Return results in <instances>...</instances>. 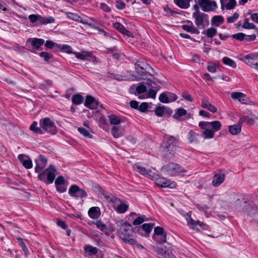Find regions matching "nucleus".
Returning <instances> with one entry per match:
<instances>
[{
	"mask_svg": "<svg viewBox=\"0 0 258 258\" xmlns=\"http://www.w3.org/2000/svg\"><path fill=\"white\" fill-rule=\"evenodd\" d=\"M176 141L173 136H165L161 145L164 156L168 159H171L176 150Z\"/></svg>",
	"mask_w": 258,
	"mask_h": 258,
	"instance_id": "f257e3e1",
	"label": "nucleus"
},
{
	"mask_svg": "<svg viewBox=\"0 0 258 258\" xmlns=\"http://www.w3.org/2000/svg\"><path fill=\"white\" fill-rule=\"evenodd\" d=\"M56 170L54 166L50 165L45 170L39 172L38 178L40 180L43 181H47L49 183H52L55 177Z\"/></svg>",
	"mask_w": 258,
	"mask_h": 258,
	"instance_id": "f03ea898",
	"label": "nucleus"
},
{
	"mask_svg": "<svg viewBox=\"0 0 258 258\" xmlns=\"http://www.w3.org/2000/svg\"><path fill=\"white\" fill-rule=\"evenodd\" d=\"M134 169L142 174V175L147 176L150 179L153 180L158 176L157 171L153 168L151 169H146L140 163H136L134 165Z\"/></svg>",
	"mask_w": 258,
	"mask_h": 258,
	"instance_id": "7ed1b4c3",
	"label": "nucleus"
},
{
	"mask_svg": "<svg viewBox=\"0 0 258 258\" xmlns=\"http://www.w3.org/2000/svg\"><path fill=\"white\" fill-rule=\"evenodd\" d=\"M40 125L45 131L51 135H55L57 133L54 123L49 118L46 117L41 119Z\"/></svg>",
	"mask_w": 258,
	"mask_h": 258,
	"instance_id": "20e7f679",
	"label": "nucleus"
},
{
	"mask_svg": "<svg viewBox=\"0 0 258 258\" xmlns=\"http://www.w3.org/2000/svg\"><path fill=\"white\" fill-rule=\"evenodd\" d=\"M202 8L203 12L215 11L217 8V5L215 1L211 0H195Z\"/></svg>",
	"mask_w": 258,
	"mask_h": 258,
	"instance_id": "39448f33",
	"label": "nucleus"
},
{
	"mask_svg": "<svg viewBox=\"0 0 258 258\" xmlns=\"http://www.w3.org/2000/svg\"><path fill=\"white\" fill-rule=\"evenodd\" d=\"M180 214L185 218L186 220L188 226L193 230H199V228H201L202 225L204 224L203 222L200 221H195L191 217L190 212L186 213L184 211H181Z\"/></svg>",
	"mask_w": 258,
	"mask_h": 258,
	"instance_id": "423d86ee",
	"label": "nucleus"
},
{
	"mask_svg": "<svg viewBox=\"0 0 258 258\" xmlns=\"http://www.w3.org/2000/svg\"><path fill=\"white\" fill-rule=\"evenodd\" d=\"M196 25L199 28H204L209 24L208 15L203 12L192 16Z\"/></svg>",
	"mask_w": 258,
	"mask_h": 258,
	"instance_id": "0eeeda50",
	"label": "nucleus"
},
{
	"mask_svg": "<svg viewBox=\"0 0 258 258\" xmlns=\"http://www.w3.org/2000/svg\"><path fill=\"white\" fill-rule=\"evenodd\" d=\"M165 170L172 175H176L182 174L186 172L180 165L174 163H170L164 166Z\"/></svg>",
	"mask_w": 258,
	"mask_h": 258,
	"instance_id": "6e6552de",
	"label": "nucleus"
},
{
	"mask_svg": "<svg viewBox=\"0 0 258 258\" xmlns=\"http://www.w3.org/2000/svg\"><path fill=\"white\" fill-rule=\"evenodd\" d=\"M69 194L71 196L78 198H83L87 196V192L83 189L80 188L76 185L71 186L69 189Z\"/></svg>",
	"mask_w": 258,
	"mask_h": 258,
	"instance_id": "1a4fd4ad",
	"label": "nucleus"
},
{
	"mask_svg": "<svg viewBox=\"0 0 258 258\" xmlns=\"http://www.w3.org/2000/svg\"><path fill=\"white\" fill-rule=\"evenodd\" d=\"M75 56L81 60H87L90 61H96V58L89 51H82L81 52H74Z\"/></svg>",
	"mask_w": 258,
	"mask_h": 258,
	"instance_id": "9d476101",
	"label": "nucleus"
},
{
	"mask_svg": "<svg viewBox=\"0 0 258 258\" xmlns=\"http://www.w3.org/2000/svg\"><path fill=\"white\" fill-rule=\"evenodd\" d=\"M238 58L240 60L243 61L252 68L254 63V61L258 58V56L256 54L250 53L245 55L240 54Z\"/></svg>",
	"mask_w": 258,
	"mask_h": 258,
	"instance_id": "9b49d317",
	"label": "nucleus"
},
{
	"mask_svg": "<svg viewBox=\"0 0 258 258\" xmlns=\"http://www.w3.org/2000/svg\"><path fill=\"white\" fill-rule=\"evenodd\" d=\"M156 183L159 186L170 188H175L176 186L175 182L167 180L164 178H156Z\"/></svg>",
	"mask_w": 258,
	"mask_h": 258,
	"instance_id": "f8f14e48",
	"label": "nucleus"
},
{
	"mask_svg": "<svg viewBox=\"0 0 258 258\" xmlns=\"http://www.w3.org/2000/svg\"><path fill=\"white\" fill-rule=\"evenodd\" d=\"M47 161V159L43 155H39L38 158L35 160V163L36 164L35 167V172L37 173L41 172L45 167Z\"/></svg>",
	"mask_w": 258,
	"mask_h": 258,
	"instance_id": "ddd939ff",
	"label": "nucleus"
},
{
	"mask_svg": "<svg viewBox=\"0 0 258 258\" xmlns=\"http://www.w3.org/2000/svg\"><path fill=\"white\" fill-rule=\"evenodd\" d=\"M84 105L86 107L91 109H96L98 108L99 105V102L93 97L88 95L86 97Z\"/></svg>",
	"mask_w": 258,
	"mask_h": 258,
	"instance_id": "4468645a",
	"label": "nucleus"
},
{
	"mask_svg": "<svg viewBox=\"0 0 258 258\" xmlns=\"http://www.w3.org/2000/svg\"><path fill=\"white\" fill-rule=\"evenodd\" d=\"M131 228L132 225L130 223L124 222L122 224L118 232L120 238L125 236H130Z\"/></svg>",
	"mask_w": 258,
	"mask_h": 258,
	"instance_id": "2eb2a0df",
	"label": "nucleus"
},
{
	"mask_svg": "<svg viewBox=\"0 0 258 258\" xmlns=\"http://www.w3.org/2000/svg\"><path fill=\"white\" fill-rule=\"evenodd\" d=\"M154 250L156 251L160 258H175V257L169 251V249L164 250L162 248L154 246Z\"/></svg>",
	"mask_w": 258,
	"mask_h": 258,
	"instance_id": "dca6fc26",
	"label": "nucleus"
},
{
	"mask_svg": "<svg viewBox=\"0 0 258 258\" xmlns=\"http://www.w3.org/2000/svg\"><path fill=\"white\" fill-rule=\"evenodd\" d=\"M225 178V175L223 173H218L215 174L213 177L212 184L213 186L217 187L223 182Z\"/></svg>",
	"mask_w": 258,
	"mask_h": 258,
	"instance_id": "f3484780",
	"label": "nucleus"
},
{
	"mask_svg": "<svg viewBox=\"0 0 258 258\" xmlns=\"http://www.w3.org/2000/svg\"><path fill=\"white\" fill-rule=\"evenodd\" d=\"M19 160L22 165L27 169H30L32 167V162L31 159L27 156L21 154L18 156Z\"/></svg>",
	"mask_w": 258,
	"mask_h": 258,
	"instance_id": "a211bd4d",
	"label": "nucleus"
},
{
	"mask_svg": "<svg viewBox=\"0 0 258 258\" xmlns=\"http://www.w3.org/2000/svg\"><path fill=\"white\" fill-rule=\"evenodd\" d=\"M221 9L224 10L226 8L227 10L233 9L236 5L235 0H220Z\"/></svg>",
	"mask_w": 258,
	"mask_h": 258,
	"instance_id": "6ab92c4d",
	"label": "nucleus"
},
{
	"mask_svg": "<svg viewBox=\"0 0 258 258\" xmlns=\"http://www.w3.org/2000/svg\"><path fill=\"white\" fill-rule=\"evenodd\" d=\"M113 27L118 30L123 35L128 37H133V34L130 31L126 30L124 27L119 23L116 22L113 24Z\"/></svg>",
	"mask_w": 258,
	"mask_h": 258,
	"instance_id": "aec40b11",
	"label": "nucleus"
},
{
	"mask_svg": "<svg viewBox=\"0 0 258 258\" xmlns=\"http://www.w3.org/2000/svg\"><path fill=\"white\" fill-rule=\"evenodd\" d=\"M230 198L232 203L234 205L236 208L241 206V202L238 194L232 193L230 195Z\"/></svg>",
	"mask_w": 258,
	"mask_h": 258,
	"instance_id": "412c9836",
	"label": "nucleus"
},
{
	"mask_svg": "<svg viewBox=\"0 0 258 258\" xmlns=\"http://www.w3.org/2000/svg\"><path fill=\"white\" fill-rule=\"evenodd\" d=\"M88 215L92 219H97L100 215L99 208L97 207L91 208L88 211Z\"/></svg>",
	"mask_w": 258,
	"mask_h": 258,
	"instance_id": "4be33fe9",
	"label": "nucleus"
},
{
	"mask_svg": "<svg viewBox=\"0 0 258 258\" xmlns=\"http://www.w3.org/2000/svg\"><path fill=\"white\" fill-rule=\"evenodd\" d=\"M191 0H174V3L180 8L186 9L190 6Z\"/></svg>",
	"mask_w": 258,
	"mask_h": 258,
	"instance_id": "5701e85b",
	"label": "nucleus"
},
{
	"mask_svg": "<svg viewBox=\"0 0 258 258\" xmlns=\"http://www.w3.org/2000/svg\"><path fill=\"white\" fill-rule=\"evenodd\" d=\"M241 123L238 121V123L236 124L230 125L229 126V132L233 135H237L241 132Z\"/></svg>",
	"mask_w": 258,
	"mask_h": 258,
	"instance_id": "b1692460",
	"label": "nucleus"
},
{
	"mask_svg": "<svg viewBox=\"0 0 258 258\" xmlns=\"http://www.w3.org/2000/svg\"><path fill=\"white\" fill-rule=\"evenodd\" d=\"M84 251L88 256H92L98 252V249L91 245H86L84 247Z\"/></svg>",
	"mask_w": 258,
	"mask_h": 258,
	"instance_id": "393cba45",
	"label": "nucleus"
},
{
	"mask_svg": "<svg viewBox=\"0 0 258 258\" xmlns=\"http://www.w3.org/2000/svg\"><path fill=\"white\" fill-rule=\"evenodd\" d=\"M65 14L68 18L71 20L79 21L83 24H87V23L84 22L83 20H82L81 17L76 13L66 12Z\"/></svg>",
	"mask_w": 258,
	"mask_h": 258,
	"instance_id": "a878e982",
	"label": "nucleus"
},
{
	"mask_svg": "<svg viewBox=\"0 0 258 258\" xmlns=\"http://www.w3.org/2000/svg\"><path fill=\"white\" fill-rule=\"evenodd\" d=\"M224 22V18L222 16L217 15L214 16L211 20V24L215 26H219Z\"/></svg>",
	"mask_w": 258,
	"mask_h": 258,
	"instance_id": "bb28decb",
	"label": "nucleus"
},
{
	"mask_svg": "<svg viewBox=\"0 0 258 258\" xmlns=\"http://www.w3.org/2000/svg\"><path fill=\"white\" fill-rule=\"evenodd\" d=\"M109 122L111 124L116 126L121 123V120L120 118L114 114L108 116Z\"/></svg>",
	"mask_w": 258,
	"mask_h": 258,
	"instance_id": "cd10ccee",
	"label": "nucleus"
},
{
	"mask_svg": "<svg viewBox=\"0 0 258 258\" xmlns=\"http://www.w3.org/2000/svg\"><path fill=\"white\" fill-rule=\"evenodd\" d=\"M182 28L184 31H185L186 32H188L191 33H194V34H198L200 33V32L198 30V29L197 28H196L192 25V23H191V25L190 26H188V25H183L182 26Z\"/></svg>",
	"mask_w": 258,
	"mask_h": 258,
	"instance_id": "c85d7f7f",
	"label": "nucleus"
},
{
	"mask_svg": "<svg viewBox=\"0 0 258 258\" xmlns=\"http://www.w3.org/2000/svg\"><path fill=\"white\" fill-rule=\"evenodd\" d=\"M54 19L52 17H43L40 15L38 17V21L42 24L52 23L54 22Z\"/></svg>",
	"mask_w": 258,
	"mask_h": 258,
	"instance_id": "c756f323",
	"label": "nucleus"
},
{
	"mask_svg": "<svg viewBox=\"0 0 258 258\" xmlns=\"http://www.w3.org/2000/svg\"><path fill=\"white\" fill-rule=\"evenodd\" d=\"M44 39L35 38L32 39L31 44L34 48L38 49L40 46L44 44Z\"/></svg>",
	"mask_w": 258,
	"mask_h": 258,
	"instance_id": "7c9ffc66",
	"label": "nucleus"
},
{
	"mask_svg": "<svg viewBox=\"0 0 258 258\" xmlns=\"http://www.w3.org/2000/svg\"><path fill=\"white\" fill-rule=\"evenodd\" d=\"M149 67V65L144 61L138 60L135 64V69L146 70Z\"/></svg>",
	"mask_w": 258,
	"mask_h": 258,
	"instance_id": "2f4dec72",
	"label": "nucleus"
},
{
	"mask_svg": "<svg viewBox=\"0 0 258 258\" xmlns=\"http://www.w3.org/2000/svg\"><path fill=\"white\" fill-rule=\"evenodd\" d=\"M210 128H212L214 133L218 131L221 128V123L219 121H214L210 122Z\"/></svg>",
	"mask_w": 258,
	"mask_h": 258,
	"instance_id": "473e14b6",
	"label": "nucleus"
},
{
	"mask_svg": "<svg viewBox=\"0 0 258 258\" xmlns=\"http://www.w3.org/2000/svg\"><path fill=\"white\" fill-rule=\"evenodd\" d=\"M217 33V30L214 28H208L207 30L204 31L202 32L203 34L206 35L209 38H212Z\"/></svg>",
	"mask_w": 258,
	"mask_h": 258,
	"instance_id": "72a5a7b5",
	"label": "nucleus"
},
{
	"mask_svg": "<svg viewBox=\"0 0 258 258\" xmlns=\"http://www.w3.org/2000/svg\"><path fill=\"white\" fill-rule=\"evenodd\" d=\"M215 135L214 131L210 128H206L202 134V136L205 139H211L214 137Z\"/></svg>",
	"mask_w": 258,
	"mask_h": 258,
	"instance_id": "f704fd0d",
	"label": "nucleus"
},
{
	"mask_svg": "<svg viewBox=\"0 0 258 258\" xmlns=\"http://www.w3.org/2000/svg\"><path fill=\"white\" fill-rule=\"evenodd\" d=\"M96 186L98 187L99 191H100V192L102 195H104V197L106 199L110 198V200L113 202L116 201V200H117L116 198H115V197H113V196H112L111 197H110V194L109 192H106L105 190H104L99 185H97Z\"/></svg>",
	"mask_w": 258,
	"mask_h": 258,
	"instance_id": "c9c22d12",
	"label": "nucleus"
},
{
	"mask_svg": "<svg viewBox=\"0 0 258 258\" xmlns=\"http://www.w3.org/2000/svg\"><path fill=\"white\" fill-rule=\"evenodd\" d=\"M167 234H162L159 236H153V239L158 243L162 244L166 242Z\"/></svg>",
	"mask_w": 258,
	"mask_h": 258,
	"instance_id": "e433bc0d",
	"label": "nucleus"
},
{
	"mask_svg": "<svg viewBox=\"0 0 258 258\" xmlns=\"http://www.w3.org/2000/svg\"><path fill=\"white\" fill-rule=\"evenodd\" d=\"M83 98L80 94H75L72 97V102L76 105H79L82 103Z\"/></svg>",
	"mask_w": 258,
	"mask_h": 258,
	"instance_id": "4c0bfd02",
	"label": "nucleus"
},
{
	"mask_svg": "<svg viewBox=\"0 0 258 258\" xmlns=\"http://www.w3.org/2000/svg\"><path fill=\"white\" fill-rule=\"evenodd\" d=\"M111 132L114 138H118L122 136V134L119 131V127L116 126H114L111 128Z\"/></svg>",
	"mask_w": 258,
	"mask_h": 258,
	"instance_id": "58836bf2",
	"label": "nucleus"
},
{
	"mask_svg": "<svg viewBox=\"0 0 258 258\" xmlns=\"http://www.w3.org/2000/svg\"><path fill=\"white\" fill-rule=\"evenodd\" d=\"M222 60L223 63L227 66H229L234 68L236 67V64L235 62L233 60L231 59L229 57H224L223 58Z\"/></svg>",
	"mask_w": 258,
	"mask_h": 258,
	"instance_id": "ea45409f",
	"label": "nucleus"
},
{
	"mask_svg": "<svg viewBox=\"0 0 258 258\" xmlns=\"http://www.w3.org/2000/svg\"><path fill=\"white\" fill-rule=\"evenodd\" d=\"M106 76L108 78L113 79L118 81H121L123 80V76L118 74H114L110 73H107L106 74Z\"/></svg>",
	"mask_w": 258,
	"mask_h": 258,
	"instance_id": "a19ab883",
	"label": "nucleus"
},
{
	"mask_svg": "<svg viewBox=\"0 0 258 258\" xmlns=\"http://www.w3.org/2000/svg\"><path fill=\"white\" fill-rule=\"evenodd\" d=\"M37 123L36 121H34L33 123L30 125V129L32 131L39 134H42V131L40 128L37 127Z\"/></svg>",
	"mask_w": 258,
	"mask_h": 258,
	"instance_id": "79ce46f5",
	"label": "nucleus"
},
{
	"mask_svg": "<svg viewBox=\"0 0 258 258\" xmlns=\"http://www.w3.org/2000/svg\"><path fill=\"white\" fill-rule=\"evenodd\" d=\"M78 132L84 136L86 138L91 139L92 138V136L91 134L85 128L83 127H79L78 129Z\"/></svg>",
	"mask_w": 258,
	"mask_h": 258,
	"instance_id": "37998d69",
	"label": "nucleus"
},
{
	"mask_svg": "<svg viewBox=\"0 0 258 258\" xmlns=\"http://www.w3.org/2000/svg\"><path fill=\"white\" fill-rule=\"evenodd\" d=\"M245 121H246L249 124H252L254 122V119L250 118L248 116H244L239 119V122L241 124Z\"/></svg>",
	"mask_w": 258,
	"mask_h": 258,
	"instance_id": "c03bdc74",
	"label": "nucleus"
},
{
	"mask_svg": "<svg viewBox=\"0 0 258 258\" xmlns=\"http://www.w3.org/2000/svg\"><path fill=\"white\" fill-rule=\"evenodd\" d=\"M146 91L147 88L143 83H141L138 84L136 88V91L138 94L143 93Z\"/></svg>",
	"mask_w": 258,
	"mask_h": 258,
	"instance_id": "a18cd8bd",
	"label": "nucleus"
},
{
	"mask_svg": "<svg viewBox=\"0 0 258 258\" xmlns=\"http://www.w3.org/2000/svg\"><path fill=\"white\" fill-rule=\"evenodd\" d=\"M128 209V205L125 203H120L117 207V211L120 213H125Z\"/></svg>",
	"mask_w": 258,
	"mask_h": 258,
	"instance_id": "49530a36",
	"label": "nucleus"
},
{
	"mask_svg": "<svg viewBox=\"0 0 258 258\" xmlns=\"http://www.w3.org/2000/svg\"><path fill=\"white\" fill-rule=\"evenodd\" d=\"M231 97L233 99L239 101L241 98H245V95L241 92H235L231 94Z\"/></svg>",
	"mask_w": 258,
	"mask_h": 258,
	"instance_id": "de8ad7c7",
	"label": "nucleus"
},
{
	"mask_svg": "<svg viewBox=\"0 0 258 258\" xmlns=\"http://www.w3.org/2000/svg\"><path fill=\"white\" fill-rule=\"evenodd\" d=\"M58 48L61 49L64 52L68 53H73L74 52L72 51V48L70 46L68 45H60L59 44L58 46Z\"/></svg>",
	"mask_w": 258,
	"mask_h": 258,
	"instance_id": "09e8293b",
	"label": "nucleus"
},
{
	"mask_svg": "<svg viewBox=\"0 0 258 258\" xmlns=\"http://www.w3.org/2000/svg\"><path fill=\"white\" fill-rule=\"evenodd\" d=\"M121 238L125 243H128L131 245H135L136 244V240L133 238H130V236H125Z\"/></svg>",
	"mask_w": 258,
	"mask_h": 258,
	"instance_id": "8fccbe9b",
	"label": "nucleus"
},
{
	"mask_svg": "<svg viewBox=\"0 0 258 258\" xmlns=\"http://www.w3.org/2000/svg\"><path fill=\"white\" fill-rule=\"evenodd\" d=\"M154 234L153 236H159V235L162 234H166L165 232L164 229L161 227H156L154 228Z\"/></svg>",
	"mask_w": 258,
	"mask_h": 258,
	"instance_id": "3c124183",
	"label": "nucleus"
},
{
	"mask_svg": "<svg viewBox=\"0 0 258 258\" xmlns=\"http://www.w3.org/2000/svg\"><path fill=\"white\" fill-rule=\"evenodd\" d=\"M165 111L164 106H159L156 107L155 113V114L158 116H162Z\"/></svg>",
	"mask_w": 258,
	"mask_h": 258,
	"instance_id": "603ef678",
	"label": "nucleus"
},
{
	"mask_svg": "<svg viewBox=\"0 0 258 258\" xmlns=\"http://www.w3.org/2000/svg\"><path fill=\"white\" fill-rule=\"evenodd\" d=\"M153 226L150 224L145 223L142 226V228L148 235L151 231Z\"/></svg>",
	"mask_w": 258,
	"mask_h": 258,
	"instance_id": "864d4df0",
	"label": "nucleus"
},
{
	"mask_svg": "<svg viewBox=\"0 0 258 258\" xmlns=\"http://www.w3.org/2000/svg\"><path fill=\"white\" fill-rule=\"evenodd\" d=\"M159 100L160 102L164 103H169V99L168 98L167 93H162L159 97Z\"/></svg>",
	"mask_w": 258,
	"mask_h": 258,
	"instance_id": "5fc2aeb1",
	"label": "nucleus"
},
{
	"mask_svg": "<svg viewBox=\"0 0 258 258\" xmlns=\"http://www.w3.org/2000/svg\"><path fill=\"white\" fill-rule=\"evenodd\" d=\"M243 27L248 29H255V26L253 23H249L248 19L246 18L244 19Z\"/></svg>",
	"mask_w": 258,
	"mask_h": 258,
	"instance_id": "6e6d98bb",
	"label": "nucleus"
},
{
	"mask_svg": "<svg viewBox=\"0 0 258 258\" xmlns=\"http://www.w3.org/2000/svg\"><path fill=\"white\" fill-rule=\"evenodd\" d=\"M94 224H95L97 227L101 231L106 229V225L100 220L96 221L95 222H94Z\"/></svg>",
	"mask_w": 258,
	"mask_h": 258,
	"instance_id": "4d7b16f0",
	"label": "nucleus"
},
{
	"mask_svg": "<svg viewBox=\"0 0 258 258\" xmlns=\"http://www.w3.org/2000/svg\"><path fill=\"white\" fill-rule=\"evenodd\" d=\"M40 56L42 57L44 60L47 61L52 57V55L47 52H42L40 53Z\"/></svg>",
	"mask_w": 258,
	"mask_h": 258,
	"instance_id": "13d9d810",
	"label": "nucleus"
},
{
	"mask_svg": "<svg viewBox=\"0 0 258 258\" xmlns=\"http://www.w3.org/2000/svg\"><path fill=\"white\" fill-rule=\"evenodd\" d=\"M239 17V14L235 12L233 14L232 16L228 17L227 18V22L228 23H234Z\"/></svg>",
	"mask_w": 258,
	"mask_h": 258,
	"instance_id": "bf43d9fd",
	"label": "nucleus"
},
{
	"mask_svg": "<svg viewBox=\"0 0 258 258\" xmlns=\"http://www.w3.org/2000/svg\"><path fill=\"white\" fill-rule=\"evenodd\" d=\"M186 114V110L183 108H178L177 109L176 114L173 115L175 118H176V115L180 117L183 115H185Z\"/></svg>",
	"mask_w": 258,
	"mask_h": 258,
	"instance_id": "052dcab7",
	"label": "nucleus"
},
{
	"mask_svg": "<svg viewBox=\"0 0 258 258\" xmlns=\"http://www.w3.org/2000/svg\"><path fill=\"white\" fill-rule=\"evenodd\" d=\"M245 36V34L242 33H238L232 35V37L236 40L239 41H243L245 40L244 37Z\"/></svg>",
	"mask_w": 258,
	"mask_h": 258,
	"instance_id": "680f3d73",
	"label": "nucleus"
},
{
	"mask_svg": "<svg viewBox=\"0 0 258 258\" xmlns=\"http://www.w3.org/2000/svg\"><path fill=\"white\" fill-rule=\"evenodd\" d=\"M210 122L208 121H201L199 123V126L205 130L206 128H210Z\"/></svg>",
	"mask_w": 258,
	"mask_h": 258,
	"instance_id": "e2e57ef3",
	"label": "nucleus"
},
{
	"mask_svg": "<svg viewBox=\"0 0 258 258\" xmlns=\"http://www.w3.org/2000/svg\"><path fill=\"white\" fill-rule=\"evenodd\" d=\"M45 46L48 48H52L55 46L58 47V45L51 41L47 40L45 43Z\"/></svg>",
	"mask_w": 258,
	"mask_h": 258,
	"instance_id": "0e129e2a",
	"label": "nucleus"
},
{
	"mask_svg": "<svg viewBox=\"0 0 258 258\" xmlns=\"http://www.w3.org/2000/svg\"><path fill=\"white\" fill-rule=\"evenodd\" d=\"M167 95L169 99V102L174 101L177 99V97L175 94L167 92Z\"/></svg>",
	"mask_w": 258,
	"mask_h": 258,
	"instance_id": "69168bd1",
	"label": "nucleus"
},
{
	"mask_svg": "<svg viewBox=\"0 0 258 258\" xmlns=\"http://www.w3.org/2000/svg\"><path fill=\"white\" fill-rule=\"evenodd\" d=\"M148 107V104L146 102H143L141 104L139 107V110L141 112H145Z\"/></svg>",
	"mask_w": 258,
	"mask_h": 258,
	"instance_id": "338daca9",
	"label": "nucleus"
},
{
	"mask_svg": "<svg viewBox=\"0 0 258 258\" xmlns=\"http://www.w3.org/2000/svg\"><path fill=\"white\" fill-rule=\"evenodd\" d=\"M64 184V180L63 177L62 176H59L57 177L55 181V184Z\"/></svg>",
	"mask_w": 258,
	"mask_h": 258,
	"instance_id": "774afa93",
	"label": "nucleus"
}]
</instances>
